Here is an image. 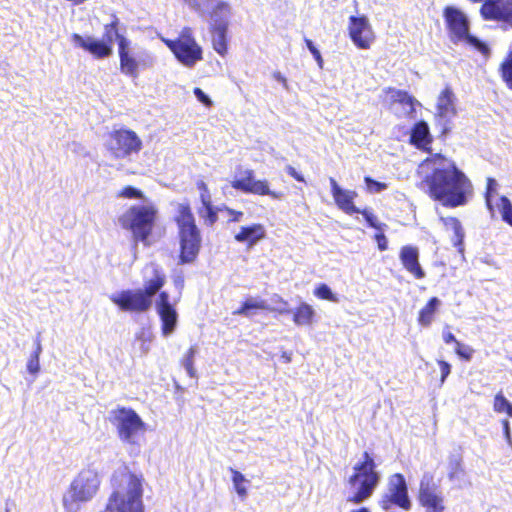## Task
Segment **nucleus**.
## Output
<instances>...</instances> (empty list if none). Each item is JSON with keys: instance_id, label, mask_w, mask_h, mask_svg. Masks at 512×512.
<instances>
[{"instance_id": "obj_3", "label": "nucleus", "mask_w": 512, "mask_h": 512, "mask_svg": "<svg viewBox=\"0 0 512 512\" xmlns=\"http://www.w3.org/2000/svg\"><path fill=\"white\" fill-rule=\"evenodd\" d=\"M101 485L99 473L93 468L82 469L63 494L64 512H79L82 506L97 495Z\"/></svg>"}, {"instance_id": "obj_7", "label": "nucleus", "mask_w": 512, "mask_h": 512, "mask_svg": "<svg viewBox=\"0 0 512 512\" xmlns=\"http://www.w3.org/2000/svg\"><path fill=\"white\" fill-rule=\"evenodd\" d=\"M385 97L383 103L389 109L395 105L400 106V110L395 112L399 119L412 122V128H429L428 123L418 117V111L423 108L422 104L409 92L394 87H386L383 90Z\"/></svg>"}, {"instance_id": "obj_29", "label": "nucleus", "mask_w": 512, "mask_h": 512, "mask_svg": "<svg viewBox=\"0 0 512 512\" xmlns=\"http://www.w3.org/2000/svg\"><path fill=\"white\" fill-rule=\"evenodd\" d=\"M270 309L268 303L259 297L247 298L242 306L233 312L234 315H242L245 317H251L253 315L252 310H267Z\"/></svg>"}, {"instance_id": "obj_35", "label": "nucleus", "mask_w": 512, "mask_h": 512, "mask_svg": "<svg viewBox=\"0 0 512 512\" xmlns=\"http://www.w3.org/2000/svg\"><path fill=\"white\" fill-rule=\"evenodd\" d=\"M493 409L496 413H505L507 416L512 417V403L499 392L494 397Z\"/></svg>"}, {"instance_id": "obj_5", "label": "nucleus", "mask_w": 512, "mask_h": 512, "mask_svg": "<svg viewBox=\"0 0 512 512\" xmlns=\"http://www.w3.org/2000/svg\"><path fill=\"white\" fill-rule=\"evenodd\" d=\"M121 21L116 14L111 15V20L103 26V35L101 39L87 37L74 33L71 36L73 43L88 52L95 59L109 58L113 54V44L117 43V48L122 40L129 39L120 33Z\"/></svg>"}, {"instance_id": "obj_24", "label": "nucleus", "mask_w": 512, "mask_h": 512, "mask_svg": "<svg viewBox=\"0 0 512 512\" xmlns=\"http://www.w3.org/2000/svg\"><path fill=\"white\" fill-rule=\"evenodd\" d=\"M266 237V229L260 223H254L248 226H241L239 232L235 234L234 239L246 244L248 247L255 246L259 241Z\"/></svg>"}, {"instance_id": "obj_38", "label": "nucleus", "mask_w": 512, "mask_h": 512, "mask_svg": "<svg viewBox=\"0 0 512 512\" xmlns=\"http://www.w3.org/2000/svg\"><path fill=\"white\" fill-rule=\"evenodd\" d=\"M497 187L498 183L496 180L488 178L485 200L487 208L490 210V212H493V202L494 198L497 196Z\"/></svg>"}, {"instance_id": "obj_62", "label": "nucleus", "mask_w": 512, "mask_h": 512, "mask_svg": "<svg viewBox=\"0 0 512 512\" xmlns=\"http://www.w3.org/2000/svg\"><path fill=\"white\" fill-rule=\"evenodd\" d=\"M142 350H143L144 353H147L148 350H149V347L143 345Z\"/></svg>"}, {"instance_id": "obj_25", "label": "nucleus", "mask_w": 512, "mask_h": 512, "mask_svg": "<svg viewBox=\"0 0 512 512\" xmlns=\"http://www.w3.org/2000/svg\"><path fill=\"white\" fill-rule=\"evenodd\" d=\"M143 273L145 290L153 297L164 285L165 275L155 263L148 264Z\"/></svg>"}, {"instance_id": "obj_57", "label": "nucleus", "mask_w": 512, "mask_h": 512, "mask_svg": "<svg viewBox=\"0 0 512 512\" xmlns=\"http://www.w3.org/2000/svg\"><path fill=\"white\" fill-rule=\"evenodd\" d=\"M273 76L276 80L281 82L285 87L287 86V80L281 73L275 72Z\"/></svg>"}, {"instance_id": "obj_34", "label": "nucleus", "mask_w": 512, "mask_h": 512, "mask_svg": "<svg viewBox=\"0 0 512 512\" xmlns=\"http://www.w3.org/2000/svg\"><path fill=\"white\" fill-rule=\"evenodd\" d=\"M230 471L232 473V482L236 493L242 500H244L247 497L246 484L249 483V481L241 472L234 470L233 468H231Z\"/></svg>"}, {"instance_id": "obj_36", "label": "nucleus", "mask_w": 512, "mask_h": 512, "mask_svg": "<svg viewBox=\"0 0 512 512\" xmlns=\"http://www.w3.org/2000/svg\"><path fill=\"white\" fill-rule=\"evenodd\" d=\"M497 207L501 213L502 219L512 226V204L510 200L505 196L499 197Z\"/></svg>"}, {"instance_id": "obj_20", "label": "nucleus", "mask_w": 512, "mask_h": 512, "mask_svg": "<svg viewBox=\"0 0 512 512\" xmlns=\"http://www.w3.org/2000/svg\"><path fill=\"white\" fill-rule=\"evenodd\" d=\"M156 310L162 321V332L164 336L170 335L177 324V312L169 302V295L163 291L156 301Z\"/></svg>"}, {"instance_id": "obj_21", "label": "nucleus", "mask_w": 512, "mask_h": 512, "mask_svg": "<svg viewBox=\"0 0 512 512\" xmlns=\"http://www.w3.org/2000/svg\"><path fill=\"white\" fill-rule=\"evenodd\" d=\"M330 186L333 199L340 210L349 215L360 213V209L354 205L357 197L355 191L341 188L334 178H330Z\"/></svg>"}, {"instance_id": "obj_19", "label": "nucleus", "mask_w": 512, "mask_h": 512, "mask_svg": "<svg viewBox=\"0 0 512 512\" xmlns=\"http://www.w3.org/2000/svg\"><path fill=\"white\" fill-rule=\"evenodd\" d=\"M119 69L122 74L132 79L139 76L141 61L131 48V41L122 40L118 47Z\"/></svg>"}, {"instance_id": "obj_56", "label": "nucleus", "mask_w": 512, "mask_h": 512, "mask_svg": "<svg viewBox=\"0 0 512 512\" xmlns=\"http://www.w3.org/2000/svg\"><path fill=\"white\" fill-rule=\"evenodd\" d=\"M312 55H313L314 59L317 61L318 65L320 67H322L323 58H322V56L320 54V51L317 49L316 51H313Z\"/></svg>"}, {"instance_id": "obj_16", "label": "nucleus", "mask_w": 512, "mask_h": 512, "mask_svg": "<svg viewBox=\"0 0 512 512\" xmlns=\"http://www.w3.org/2000/svg\"><path fill=\"white\" fill-rule=\"evenodd\" d=\"M348 33L359 49H369L375 40L373 29L365 15L349 17Z\"/></svg>"}, {"instance_id": "obj_50", "label": "nucleus", "mask_w": 512, "mask_h": 512, "mask_svg": "<svg viewBox=\"0 0 512 512\" xmlns=\"http://www.w3.org/2000/svg\"><path fill=\"white\" fill-rule=\"evenodd\" d=\"M194 94H195V96L197 97V99H198L201 103H203V104H205V105H207V106H209V105L211 104V100H210V99H209V97H208V96H207V95L202 91V89H200V88H198V87L194 88Z\"/></svg>"}, {"instance_id": "obj_2", "label": "nucleus", "mask_w": 512, "mask_h": 512, "mask_svg": "<svg viewBox=\"0 0 512 512\" xmlns=\"http://www.w3.org/2000/svg\"><path fill=\"white\" fill-rule=\"evenodd\" d=\"M113 491L101 512H144L142 478L123 468L112 479Z\"/></svg>"}, {"instance_id": "obj_44", "label": "nucleus", "mask_w": 512, "mask_h": 512, "mask_svg": "<svg viewBox=\"0 0 512 512\" xmlns=\"http://www.w3.org/2000/svg\"><path fill=\"white\" fill-rule=\"evenodd\" d=\"M364 181H365L367 190L370 193H380L383 190L387 189V184L378 182V181L372 179L371 177H368V176L365 177Z\"/></svg>"}, {"instance_id": "obj_37", "label": "nucleus", "mask_w": 512, "mask_h": 512, "mask_svg": "<svg viewBox=\"0 0 512 512\" xmlns=\"http://www.w3.org/2000/svg\"><path fill=\"white\" fill-rule=\"evenodd\" d=\"M197 353V348L195 346H192L189 348V350L186 352V354L183 357L182 365L184 369L186 370L187 374L194 378L196 376V371L194 369V357Z\"/></svg>"}, {"instance_id": "obj_1", "label": "nucleus", "mask_w": 512, "mask_h": 512, "mask_svg": "<svg viewBox=\"0 0 512 512\" xmlns=\"http://www.w3.org/2000/svg\"><path fill=\"white\" fill-rule=\"evenodd\" d=\"M418 172L424 175L430 196L446 207L463 206L472 195V184L467 176L453 160L441 154L425 159Z\"/></svg>"}, {"instance_id": "obj_28", "label": "nucleus", "mask_w": 512, "mask_h": 512, "mask_svg": "<svg viewBox=\"0 0 512 512\" xmlns=\"http://www.w3.org/2000/svg\"><path fill=\"white\" fill-rule=\"evenodd\" d=\"M315 317V310L311 305L302 302L293 311V321L297 326H309L313 323Z\"/></svg>"}, {"instance_id": "obj_52", "label": "nucleus", "mask_w": 512, "mask_h": 512, "mask_svg": "<svg viewBox=\"0 0 512 512\" xmlns=\"http://www.w3.org/2000/svg\"><path fill=\"white\" fill-rule=\"evenodd\" d=\"M375 239L377 241L379 250L385 251L388 248V241L383 233L376 234Z\"/></svg>"}, {"instance_id": "obj_9", "label": "nucleus", "mask_w": 512, "mask_h": 512, "mask_svg": "<svg viewBox=\"0 0 512 512\" xmlns=\"http://www.w3.org/2000/svg\"><path fill=\"white\" fill-rule=\"evenodd\" d=\"M156 213L152 205H134L119 218V222L124 229L132 232L135 241L146 244L154 226Z\"/></svg>"}, {"instance_id": "obj_61", "label": "nucleus", "mask_w": 512, "mask_h": 512, "mask_svg": "<svg viewBox=\"0 0 512 512\" xmlns=\"http://www.w3.org/2000/svg\"><path fill=\"white\" fill-rule=\"evenodd\" d=\"M352 512H370L367 508H360L358 510H353Z\"/></svg>"}, {"instance_id": "obj_47", "label": "nucleus", "mask_w": 512, "mask_h": 512, "mask_svg": "<svg viewBox=\"0 0 512 512\" xmlns=\"http://www.w3.org/2000/svg\"><path fill=\"white\" fill-rule=\"evenodd\" d=\"M438 365L440 367V372H441L440 383L442 385L445 382L446 378L451 373V365L444 360H438Z\"/></svg>"}, {"instance_id": "obj_8", "label": "nucleus", "mask_w": 512, "mask_h": 512, "mask_svg": "<svg viewBox=\"0 0 512 512\" xmlns=\"http://www.w3.org/2000/svg\"><path fill=\"white\" fill-rule=\"evenodd\" d=\"M380 476L376 471V464L373 458L364 452L363 460L354 466V474L349 478V483L353 486L359 484L357 492L348 498L349 502L360 504L368 499L376 486L378 485Z\"/></svg>"}, {"instance_id": "obj_32", "label": "nucleus", "mask_w": 512, "mask_h": 512, "mask_svg": "<svg viewBox=\"0 0 512 512\" xmlns=\"http://www.w3.org/2000/svg\"><path fill=\"white\" fill-rule=\"evenodd\" d=\"M34 345L35 349L27 361L26 368L30 374L37 375L40 371V355L42 353V344L39 335L35 338Z\"/></svg>"}, {"instance_id": "obj_49", "label": "nucleus", "mask_w": 512, "mask_h": 512, "mask_svg": "<svg viewBox=\"0 0 512 512\" xmlns=\"http://www.w3.org/2000/svg\"><path fill=\"white\" fill-rule=\"evenodd\" d=\"M504 437L509 445L512 444V437H511V431H510V423L508 419H503L501 421Z\"/></svg>"}, {"instance_id": "obj_27", "label": "nucleus", "mask_w": 512, "mask_h": 512, "mask_svg": "<svg viewBox=\"0 0 512 512\" xmlns=\"http://www.w3.org/2000/svg\"><path fill=\"white\" fill-rule=\"evenodd\" d=\"M441 221L443 222L445 228L448 231L453 232V236L451 238V241L455 247L458 248L460 252L463 251V239H464V230L460 223V221L457 218L454 217H447V218H441Z\"/></svg>"}, {"instance_id": "obj_53", "label": "nucleus", "mask_w": 512, "mask_h": 512, "mask_svg": "<svg viewBox=\"0 0 512 512\" xmlns=\"http://www.w3.org/2000/svg\"><path fill=\"white\" fill-rule=\"evenodd\" d=\"M442 336H443V340H444V342H445V343H447V344L452 343V342L456 344V342H459V341L455 338V336L453 335V333H451L450 331H446V330H444V331H443V335H442Z\"/></svg>"}, {"instance_id": "obj_17", "label": "nucleus", "mask_w": 512, "mask_h": 512, "mask_svg": "<svg viewBox=\"0 0 512 512\" xmlns=\"http://www.w3.org/2000/svg\"><path fill=\"white\" fill-rule=\"evenodd\" d=\"M419 502L426 512H443L445 510L444 498L432 476L424 475L420 482Z\"/></svg>"}, {"instance_id": "obj_54", "label": "nucleus", "mask_w": 512, "mask_h": 512, "mask_svg": "<svg viewBox=\"0 0 512 512\" xmlns=\"http://www.w3.org/2000/svg\"><path fill=\"white\" fill-rule=\"evenodd\" d=\"M288 174L290 176H292L294 179H296L297 181H304V178L301 176V174H299L296 169L292 166H287L286 168Z\"/></svg>"}, {"instance_id": "obj_10", "label": "nucleus", "mask_w": 512, "mask_h": 512, "mask_svg": "<svg viewBox=\"0 0 512 512\" xmlns=\"http://www.w3.org/2000/svg\"><path fill=\"white\" fill-rule=\"evenodd\" d=\"M163 43L184 66L192 68L203 60L202 47L197 43L190 27H184L176 39H162Z\"/></svg>"}, {"instance_id": "obj_26", "label": "nucleus", "mask_w": 512, "mask_h": 512, "mask_svg": "<svg viewBox=\"0 0 512 512\" xmlns=\"http://www.w3.org/2000/svg\"><path fill=\"white\" fill-rule=\"evenodd\" d=\"M433 141L430 130H409V142L417 149L430 152Z\"/></svg>"}, {"instance_id": "obj_51", "label": "nucleus", "mask_w": 512, "mask_h": 512, "mask_svg": "<svg viewBox=\"0 0 512 512\" xmlns=\"http://www.w3.org/2000/svg\"><path fill=\"white\" fill-rule=\"evenodd\" d=\"M226 211L230 217L229 221H232V222H240L244 216V213L241 211H236V210H233L230 208H226Z\"/></svg>"}, {"instance_id": "obj_45", "label": "nucleus", "mask_w": 512, "mask_h": 512, "mask_svg": "<svg viewBox=\"0 0 512 512\" xmlns=\"http://www.w3.org/2000/svg\"><path fill=\"white\" fill-rule=\"evenodd\" d=\"M118 196L131 199V198H142L143 194L140 190H138L132 186H127V187L123 188L118 193Z\"/></svg>"}, {"instance_id": "obj_46", "label": "nucleus", "mask_w": 512, "mask_h": 512, "mask_svg": "<svg viewBox=\"0 0 512 512\" xmlns=\"http://www.w3.org/2000/svg\"><path fill=\"white\" fill-rule=\"evenodd\" d=\"M230 7L226 2H218L211 11L212 17H218L221 13L229 14Z\"/></svg>"}, {"instance_id": "obj_23", "label": "nucleus", "mask_w": 512, "mask_h": 512, "mask_svg": "<svg viewBox=\"0 0 512 512\" xmlns=\"http://www.w3.org/2000/svg\"><path fill=\"white\" fill-rule=\"evenodd\" d=\"M399 258L404 268L416 279L425 277V272L419 263V250L417 247L411 245L403 246Z\"/></svg>"}, {"instance_id": "obj_60", "label": "nucleus", "mask_w": 512, "mask_h": 512, "mask_svg": "<svg viewBox=\"0 0 512 512\" xmlns=\"http://www.w3.org/2000/svg\"><path fill=\"white\" fill-rule=\"evenodd\" d=\"M282 357L286 360V362H290L291 361L290 356L286 352L283 353Z\"/></svg>"}, {"instance_id": "obj_55", "label": "nucleus", "mask_w": 512, "mask_h": 512, "mask_svg": "<svg viewBox=\"0 0 512 512\" xmlns=\"http://www.w3.org/2000/svg\"><path fill=\"white\" fill-rule=\"evenodd\" d=\"M460 469H461L460 461L456 459V460H455V462H454V468H453V470L449 473V477H450V479L455 478V477H456V474H457V472H458V470H460Z\"/></svg>"}, {"instance_id": "obj_4", "label": "nucleus", "mask_w": 512, "mask_h": 512, "mask_svg": "<svg viewBox=\"0 0 512 512\" xmlns=\"http://www.w3.org/2000/svg\"><path fill=\"white\" fill-rule=\"evenodd\" d=\"M108 420L124 445L137 449L141 447L147 432V424L135 410L117 406L109 411Z\"/></svg>"}, {"instance_id": "obj_13", "label": "nucleus", "mask_w": 512, "mask_h": 512, "mask_svg": "<svg viewBox=\"0 0 512 512\" xmlns=\"http://www.w3.org/2000/svg\"><path fill=\"white\" fill-rule=\"evenodd\" d=\"M379 505L384 510H389L392 505L404 510H410L411 501L405 478L402 474H394L388 480L387 491L382 495Z\"/></svg>"}, {"instance_id": "obj_43", "label": "nucleus", "mask_w": 512, "mask_h": 512, "mask_svg": "<svg viewBox=\"0 0 512 512\" xmlns=\"http://www.w3.org/2000/svg\"><path fill=\"white\" fill-rule=\"evenodd\" d=\"M360 213L363 215L369 226L382 231L385 224L381 223L378 218L368 209H365L363 211L360 210Z\"/></svg>"}, {"instance_id": "obj_15", "label": "nucleus", "mask_w": 512, "mask_h": 512, "mask_svg": "<svg viewBox=\"0 0 512 512\" xmlns=\"http://www.w3.org/2000/svg\"><path fill=\"white\" fill-rule=\"evenodd\" d=\"M448 35L453 43L463 42L469 35V21L462 11L447 6L443 10Z\"/></svg>"}, {"instance_id": "obj_42", "label": "nucleus", "mask_w": 512, "mask_h": 512, "mask_svg": "<svg viewBox=\"0 0 512 512\" xmlns=\"http://www.w3.org/2000/svg\"><path fill=\"white\" fill-rule=\"evenodd\" d=\"M272 302L275 304V306L268 309L269 311H275L280 314H287L291 311L288 309V303L279 295H274L272 297Z\"/></svg>"}, {"instance_id": "obj_6", "label": "nucleus", "mask_w": 512, "mask_h": 512, "mask_svg": "<svg viewBox=\"0 0 512 512\" xmlns=\"http://www.w3.org/2000/svg\"><path fill=\"white\" fill-rule=\"evenodd\" d=\"M175 220L179 229L182 263H190L197 257L201 237L188 204L177 205Z\"/></svg>"}, {"instance_id": "obj_63", "label": "nucleus", "mask_w": 512, "mask_h": 512, "mask_svg": "<svg viewBox=\"0 0 512 512\" xmlns=\"http://www.w3.org/2000/svg\"><path fill=\"white\" fill-rule=\"evenodd\" d=\"M484 262L488 265H494V263L491 260H484Z\"/></svg>"}, {"instance_id": "obj_58", "label": "nucleus", "mask_w": 512, "mask_h": 512, "mask_svg": "<svg viewBox=\"0 0 512 512\" xmlns=\"http://www.w3.org/2000/svg\"><path fill=\"white\" fill-rule=\"evenodd\" d=\"M304 41H305V44H306L307 48L311 52V54L313 53V51L317 50V48L315 47V45L313 44V42L310 39L305 38Z\"/></svg>"}, {"instance_id": "obj_12", "label": "nucleus", "mask_w": 512, "mask_h": 512, "mask_svg": "<svg viewBox=\"0 0 512 512\" xmlns=\"http://www.w3.org/2000/svg\"><path fill=\"white\" fill-rule=\"evenodd\" d=\"M231 186L243 193L262 196L268 195L275 199L281 197V193L269 189V184L266 180H256L253 170L243 169L241 166L236 169L233 179L231 180Z\"/></svg>"}, {"instance_id": "obj_31", "label": "nucleus", "mask_w": 512, "mask_h": 512, "mask_svg": "<svg viewBox=\"0 0 512 512\" xmlns=\"http://www.w3.org/2000/svg\"><path fill=\"white\" fill-rule=\"evenodd\" d=\"M441 305V301L437 297H433L429 300V302L423 307L418 316V322L422 326H429L434 318V314Z\"/></svg>"}, {"instance_id": "obj_33", "label": "nucleus", "mask_w": 512, "mask_h": 512, "mask_svg": "<svg viewBox=\"0 0 512 512\" xmlns=\"http://www.w3.org/2000/svg\"><path fill=\"white\" fill-rule=\"evenodd\" d=\"M499 73L506 86L512 90V50L508 52L501 62Z\"/></svg>"}, {"instance_id": "obj_39", "label": "nucleus", "mask_w": 512, "mask_h": 512, "mask_svg": "<svg viewBox=\"0 0 512 512\" xmlns=\"http://www.w3.org/2000/svg\"><path fill=\"white\" fill-rule=\"evenodd\" d=\"M463 42H466L467 44L474 47L485 57H488L490 54V48L488 47V45L470 34L467 36V38L464 39Z\"/></svg>"}, {"instance_id": "obj_48", "label": "nucleus", "mask_w": 512, "mask_h": 512, "mask_svg": "<svg viewBox=\"0 0 512 512\" xmlns=\"http://www.w3.org/2000/svg\"><path fill=\"white\" fill-rule=\"evenodd\" d=\"M214 0H190V5L194 10L200 12L205 7H208Z\"/></svg>"}, {"instance_id": "obj_64", "label": "nucleus", "mask_w": 512, "mask_h": 512, "mask_svg": "<svg viewBox=\"0 0 512 512\" xmlns=\"http://www.w3.org/2000/svg\"><path fill=\"white\" fill-rule=\"evenodd\" d=\"M6 512H8V510H6Z\"/></svg>"}, {"instance_id": "obj_30", "label": "nucleus", "mask_w": 512, "mask_h": 512, "mask_svg": "<svg viewBox=\"0 0 512 512\" xmlns=\"http://www.w3.org/2000/svg\"><path fill=\"white\" fill-rule=\"evenodd\" d=\"M200 199L202 208L199 210V214L205 219L206 223L212 225L216 221L217 215L212 206L209 190L200 192Z\"/></svg>"}, {"instance_id": "obj_59", "label": "nucleus", "mask_w": 512, "mask_h": 512, "mask_svg": "<svg viewBox=\"0 0 512 512\" xmlns=\"http://www.w3.org/2000/svg\"><path fill=\"white\" fill-rule=\"evenodd\" d=\"M197 187H198L200 192L208 190L207 185L203 181H199L197 183Z\"/></svg>"}, {"instance_id": "obj_40", "label": "nucleus", "mask_w": 512, "mask_h": 512, "mask_svg": "<svg viewBox=\"0 0 512 512\" xmlns=\"http://www.w3.org/2000/svg\"><path fill=\"white\" fill-rule=\"evenodd\" d=\"M314 294L320 299L328 300L331 302H338V298L333 294L329 286L326 284L319 285L315 289Z\"/></svg>"}, {"instance_id": "obj_11", "label": "nucleus", "mask_w": 512, "mask_h": 512, "mask_svg": "<svg viewBox=\"0 0 512 512\" xmlns=\"http://www.w3.org/2000/svg\"><path fill=\"white\" fill-rule=\"evenodd\" d=\"M110 155L115 159H129L139 152L142 142L132 130H114L106 142Z\"/></svg>"}, {"instance_id": "obj_22", "label": "nucleus", "mask_w": 512, "mask_h": 512, "mask_svg": "<svg viewBox=\"0 0 512 512\" xmlns=\"http://www.w3.org/2000/svg\"><path fill=\"white\" fill-rule=\"evenodd\" d=\"M227 30L228 21L226 17L216 18L210 26L213 49L221 56H225L228 51Z\"/></svg>"}, {"instance_id": "obj_41", "label": "nucleus", "mask_w": 512, "mask_h": 512, "mask_svg": "<svg viewBox=\"0 0 512 512\" xmlns=\"http://www.w3.org/2000/svg\"><path fill=\"white\" fill-rule=\"evenodd\" d=\"M455 353L461 358L466 361H470L474 354V349L467 345L460 342H456L455 347Z\"/></svg>"}, {"instance_id": "obj_18", "label": "nucleus", "mask_w": 512, "mask_h": 512, "mask_svg": "<svg viewBox=\"0 0 512 512\" xmlns=\"http://www.w3.org/2000/svg\"><path fill=\"white\" fill-rule=\"evenodd\" d=\"M456 114L454 92L450 85H446L437 97L436 112L434 115L435 123L438 126L447 128Z\"/></svg>"}, {"instance_id": "obj_14", "label": "nucleus", "mask_w": 512, "mask_h": 512, "mask_svg": "<svg viewBox=\"0 0 512 512\" xmlns=\"http://www.w3.org/2000/svg\"><path fill=\"white\" fill-rule=\"evenodd\" d=\"M111 301L125 311L144 312L152 304V296L146 290H125L113 294Z\"/></svg>"}]
</instances>
